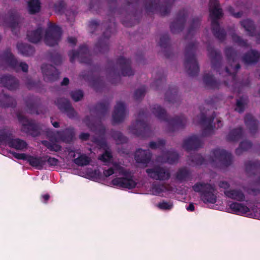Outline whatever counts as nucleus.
Listing matches in <instances>:
<instances>
[{"label": "nucleus", "mask_w": 260, "mask_h": 260, "mask_svg": "<svg viewBox=\"0 0 260 260\" xmlns=\"http://www.w3.org/2000/svg\"><path fill=\"white\" fill-rule=\"evenodd\" d=\"M224 53L229 67L225 68V72L232 77V85L234 92L240 93L243 87H249L250 82L249 79L242 81L239 83L237 87V82L236 81V75L238 71L240 69V64L239 62V55L238 52L232 47H227L225 48Z\"/></svg>", "instance_id": "nucleus-1"}, {"label": "nucleus", "mask_w": 260, "mask_h": 260, "mask_svg": "<svg viewBox=\"0 0 260 260\" xmlns=\"http://www.w3.org/2000/svg\"><path fill=\"white\" fill-rule=\"evenodd\" d=\"M229 207L232 212L235 214H245L249 212V208L241 203L232 202L229 204Z\"/></svg>", "instance_id": "nucleus-39"}, {"label": "nucleus", "mask_w": 260, "mask_h": 260, "mask_svg": "<svg viewBox=\"0 0 260 260\" xmlns=\"http://www.w3.org/2000/svg\"><path fill=\"white\" fill-rule=\"evenodd\" d=\"M39 102L40 99L33 96H30L26 99L25 104L27 107V112L30 114H39L40 113L38 110Z\"/></svg>", "instance_id": "nucleus-31"}, {"label": "nucleus", "mask_w": 260, "mask_h": 260, "mask_svg": "<svg viewBox=\"0 0 260 260\" xmlns=\"http://www.w3.org/2000/svg\"><path fill=\"white\" fill-rule=\"evenodd\" d=\"M170 38L168 33L164 34L160 37L159 45L162 48L167 49L169 48Z\"/></svg>", "instance_id": "nucleus-55"}, {"label": "nucleus", "mask_w": 260, "mask_h": 260, "mask_svg": "<svg viewBox=\"0 0 260 260\" xmlns=\"http://www.w3.org/2000/svg\"><path fill=\"white\" fill-rule=\"evenodd\" d=\"M111 36V31L107 29L104 31L102 36L95 44L94 51L97 53H105L109 49V38Z\"/></svg>", "instance_id": "nucleus-19"}, {"label": "nucleus", "mask_w": 260, "mask_h": 260, "mask_svg": "<svg viewBox=\"0 0 260 260\" xmlns=\"http://www.w3.org/2000/svg\"><path fill=\"white\" fill-rule=\"evenodd\" d=\"M0 84L10 90H14L19 87L18 80L11 75H3L0 77Z\"/></svg>", "instance_id": "nucleus-25"}, {"label": "nucleus", "mask_w": 260, "mask_h": 260, "mask_svg": "<svg viewBox=\"0 0 260 260\" xmlns=\"http://www.w3.org/2000/svg\"><path fill=\"white\" fill-rule=\"evenodd\" d=\"M126 115V107L122 102L116 103L112 114L113 124L122 122Z\"/></svg>", "instance_id": "nucleus-23"}, {"label": "nucleus", "mask_w": 260, "mask_h": 260, "mask_svg": "<svg viewBox=\"0 0 260 260\" xmlns=\"http://www.w3.org/2000/svg\"><path fill=\"white\" fill-rule=\"evenodd\" d=\"M16 105L15 100L4 93V92L0 93V106L4 108L15 107Z\"/></svg>", "instance_id": "nucleus-37"}, {"label": "nucleus", "mask_w": 260, "mask_h": 260, "mask_svg": "<svg viewBox=\"0 0 260 260\" xmlns=\"http://www.w3.org/2000/svg\"><path fill=\"white\" fill-rule=\"evenodd\" d=\"M201 20V18L199 17L192 18L191 21L190 26L188 29L187 33L185 37V39H188L189 36H192L194 35L200 25Z\"/></svg>", "instance_id": "nucleus-44"}, {"label": "nucleus", "mask_w": 260, "mask_h": 260, "mask_svg": "<svg viewBox=\"0 0 260 260\" xmlns=\"http://www.w3.org/2000/svg\"><path fill=\"white\" fill-rule=\"evenodd\" d=\"M178 88L176 86H170L169 89L167 91L165 95V101L174 103L179 100V96L178 94Z\"/></svg>", "instance_id": "nucleus-36"}, {"label": "nucleus", "mask_w": 260, "mask_h": 260, "mask_svg": "<svg viewBox=\"0 0 260 260\" xmlns=\"http://www.w3.org/2000/svg\"><path fill=\"white\" fill-rule=\"evenodd\" d=\"M209 6L212 33L216 38L223 42L225 40L226 32L224 28H220L218 21L223 16L222 10L218 0H210Z\"/></svg>", "instance_id": "nucleus-2"}, {"label": "nucleus", "mask_w": 260, "mask_h": 260, "mask_svg": "<svg viewBox=\"0 0 260 260\" xmlns=\"http://www.w3.org/2000/svg\"><path fill=\"white\" fill-rule=\"evenodd\" d=\"M208 55L211 60V67L221 74L220 68L222 65V57L221 51L214 49L213 47L208 46L207 48Z\"/></svg>", "instance_id": "nucleus-18"}, {"label": "nucleus", "mask_w": 260, "mask_h": 260, "mask_svg": "<svg viewBox=\"0 0 260 260\" xmlns=\"http://www.w3.org/2000/svg\"><path fill=\"white\" fill-rule=\"evenodd\" d=\"M111 136L115 141L117 144H125L128 141V138L124 136L121 132L112 129L111 131Z\"/></svg>", "instance_id": "nucleus-45"}, {"label": "nucleus", "mask_w": 260, "mask_h": 260, "mask_svg": "<svg viewBox=\"0 0 260 260\" xmlns=\"http://www.w3.org/2000/svg\"><path fill=\"white\" fill-rule=\"evenodd\" d=\"M54 10L56 13L61 14L66 8V3L63 0H60L54 4Z\"/></svg>", "instance_id": "nucleus-60"}, {"label": "nucleus", "mask_w": 260, "mask_h": 260, "mask_svg": "<svg viewBox=\"0 0 260 260\" xmlns=\"http://www.w3.org/2000/svg\"><path fill=\"white\" fill-rule=\"evenodd\" d=\"M110 103L108 101H104L98 103L94 107V111L98 116L101 119L108 113Z\"/></svg>", "instance_id": "nucleus-35"}, {"label": "nucleus", "mask_w": 260, "mask_h": 260, "mask_svg": "<svg viewBox=\"0 0 260 260\" xmlns=\"http://www.w3.org/2000/svg\"><path fill=\"white\" fill-rule=\"evenodd\" d=\"M21 19L20 15L15 10H10L5 17L0 14V24L5 23L8 25L15 35H18L16 30L18 27L19 23L21 22Z\"/></svg>", "instance_id": "nucleus-13"}, {"label": "nucleus", "mask_w": 260, "mask_h": 260, "mask_svg": "<svg viewBox=\"0 0 260 260\" xmlns=\"http://www.w3.org/2000/svg\"><path fill=\"white\" fill-rule=\"evenodd\" d=\"M49 57L51 62L56 65L61 63L62 58L61 55L56 51H52L48 52Z\"/></svg>", "instance_id": "nucleus-52"}, {"label": "nucleus", "mask_w": 260, "mask_h": 260, "mask_svg": "<svg viewBox=\"0 0 260 260\" xmlns=\"http://www.w3.org/2000/svg\"><path fill=\"white\" fill-rule=\"evenodd\" d=\"M203 144L201 137L193 135L183 141L182 147L187 151L195 150L202 147Z\"/></svg>", "instance_id": "nucleus-22"}, {"label": "nucleus", "mask_w": 260, "mask_h": 260, "mask_svg": "<svg viewBox=\"0 0 260 260\" xmlns=\"http://www.w3.org/2000/svg\"><path fill=\"white\" fill-rule=\"evenodd\" d=\"M19 121L22 124V130L25 133L36 137L40 136L42 131V125L32 119H28L20 113L17 114Z\"/></svg>", "instance_id": "nucleus-10"}, {"label": "nucleus", "mask_w": 260, "mask_h": 260, "mask_svg": "<svg viewBox=\"0 0 260 260\" xmlns=\"http://www.w3.org/2000/svg\"><path fill=\"white\" fill-rule=\"evenodd\" d=\"M42 144L49 150L52 151L58 152L61 149V147L55 143H52L47 141H42Z\"/></svg>", "instance_id": "nucleus-56"}, {"label": "nucleus", "mask_w": 260, "mask_h": 260, "mask_svg": "<svg viewBox=\"0 0 260 260\" xmlns=\"http://www.w3.org/2000/svg\"><path fill=\"white\" fill-rule=\"evenodd\" d=\"M215 116V112L209 117H207L203 113H201L200 114L199 123L204 126L202 130V137H207L212 134L214 128L216 127L215 124L213 125Z\"/></svg>", "instance_id": "nucleus-15"}, {"label": "nucleus", "mask_w": 260, "mask_h": 260, "mask_svg": "<svg viewBox=\"0 0 260 260\" xmlns=\"http://www.w3.org/2000/svg\"><path fill=\"white\" fill-rule=\"evenodd\" d=\"M175 177L179 182L187 181L192 179V173L186 167L180 168L177 171Z\"/></svg>", "instance_id": "nucleus-34"}, {"label": "nucleus", "mask_w": 260, "mask_h": 260, "mask_svg": "<svg viewBox=\"0 0 260 260\" xmlns=\"http://www.w3.org/2000/svg\"><path fill=\"white\" fill-rule=\"evenodd\" d=\"M166 144V141L165 140L160 139L157 142L151 141L149 143V147L152 149H155L157 148H161L165 147Z\"/></svg>", "instance_id": "nucleus-61"}, {"label": "nucleus", "mask_w": 260, "mask_h": 260, "mask_svg": "<svg viewBox=\"0 0 260 260\" xmlns=\"http://www.w3.org/2000/svg\"><path fill=\"white\" fill-rule=\"evenodd\" d=\"M61 35V28L55 24L50 23L45 32V43L49 46L56 45L60 41Z\"/></svg>", "instance_id": "nucleus-12"}, {"label": "nucleus", "mask_w": 260, "mask_h": 260, "mask_svg": "<svg viewBox=\"0 0 260 260\" xmlns=\"http://www.w3.org/2000/svg\"><path fill=\"white\" fill-rule=\"evenodd\" d=\"M146 91V87L143 86L137 89L134 93V98L136 101L142 100L145 96Z\"/></svg>", "instance_id": "nucleus-57"}, {"label": "nucleus", "mask_w": 260, "mask_h": 260, "mask_svg": "<svg viewBox=\"0 0 260 260\" xmlns=\"http://www.w3.org/2000/svg\"><path fill=\"white\" fill-rule=\"evenodd\" d=\"M55 103L58 108L61 111L66 113L70 118H73L77 116V112L68 99L58 98L55 101Z\"/></svg>", "instance_id": "nucleus-20"}, {"label": "nucleus", "mask_w": 260, "mask_h": 260, "mask_svg": "<svg viewBox=\"0 0 260 260\" xmlns=\"http://www.w3.org/2000/svg\"><path fill=\"white\" fill-rule=\"evenodd\" d=\"M192 190L199 193L204 203L214 204L217 201L216 189L214 185L204 182H198L192 186Z\"/></svg>", "instance_id": "nucleus-7"}, {"label": "nucleus", "mask_w": 260, "mask_h": 260, "mask_svg": "<svg viewBox=\"0 0 260 260\" xmlns=\"http://www.w3.org/2000/svg\"><path fill=\"white\" fill-rule=\"evenodd\" d=\"M166 81V76L164 75H158V78L152 83L151 87L155 89H158L160 86Z\"/></svg>", "instance_id": "nucleus-59"}, {"label": "nucleus", "mask_w": 260, "mask_h": 260, "mask_svg": "<svg viewBox=\"0 0 260 260\" xmlns=\"http://www.w3.org/2000/svg\"><path fill=\"white\" fill-rule=\"evenodd\" d=\"M178 159L179 155L177 152L174 151H167L156 157L157 161L163 164L168 163L170 165L177 162Z\"/></svg>", "instance_id": "nucleus-24"}, {"label": "nucleus", "mask_w": 260, "mask_h": 260, "mask_svg": "<svg viewBox=\"0 0 260 260\" xmlns=\"http://www.w3.org/2000/svg\"><path fill=\"white\" fill-rule=\"evenodd\" d=\"M224 193L229 198L241 202L245 200V195L240 189L226 190L224 191Z\"/></svg>", "instance_id": "nucleus-40"}, {"label": "nucleus", "mask_w": 260, "mask_h": 260, "mask_svg": "<svg viewBox=\"0 0 260 260\" xmlns=\"http://www.w3.org/2000/svg\"><path fill=\"white\" fill-rule=\"evenodd\" d=\"M27 162L32 167H35L39 170L42 169L45 165L46 160L43 159V157L38 156L28 155Z\"/></svg>", "instance_id": "nucleus-38"}, {"label": "nucleus", "mask_w": 260, "mask_h": 260, "mask_svg": "<svg viewBox=\"0 0 260 260\" xmlns=\"http://www.w3.org/2000/svg\"><path fill=\"white\" fill-rule=\"evenodd\" d=\"M42 34V28L38 27L36 30L28 31L27 32V38L29 42L33 43H37L41 40Z\"/></svg>", "instance_id": "nucleus-42"}, {"label": "nucleus", "mask_w": 260, "mask_h": 260, "mask_svg": "<svg viewBox=\"0 0 260 260\" xmlns=\"http://www.w3.org/2000/svg\"><path fill=\"white\" fill-rule=\"evenodd\" d=\"M245 100L243 96L240 97L236 101V107L235 110L239 113H242L245 109Z\"/></svg>", "instance_id": "nucleus-62"}, {"label": "nucleus", "mask_w": 260, "mask_h": 260, "mask_svg": "<svg viewBox=\"0 0 260 260\" xmlns=\"http://www.w3.org/2000/svg\"><path fill=\"white\" fill-rule=\"evenodd\" d=\"M212 161H218L224 167H228L232 164V155L225 150L216 148L212 150Z\"/></svg>", "instance_id": "nucleus-16"}, {"label": "nucleus", "mask_w": 260, "mask_h": 260, "mask_svg": "<svg viewBox=\"0 0 260 260\" xmlns=\"http://www.w3.org/2000/svg\"><path fill=\"white\" fill-rule=\"evenodd\" d=\"M197 46L196 42H190L187 45L185 49L184 65L187 73L190 77L198 76L200 71L196 56Z\"/></svg>", "instance_id": "nucleus-4"}, {"label": "nucleus", "mask_w": 260, "mask_h": 260, "mask_svg": "<svg viewBox=\"0 0 260 260\" xmlns=\"http://www.w3.org/2000/svg\"><path fill=\"white\" fill-rule=\"evenodd\" d=\"M146 172L151 178L156 180L166 181L169 180L171 177L169 170L166 167L160 166L147 169Z\"/></svg>", "instance_id": "nucleus-14"}, {"label": "nucleus", "mask_w": 260, "mask_h": 260, "mask_svg": "<svg viewBox=\"0 0 260 260\" xmlns=\"http://www.w3.org/2000/svg\"><path fill=\"white\" fill-rule=\"evenodd\" d=\"M68 54L72 63H73L77 58L81 63L87 65H91L92 63L91 55L86 45H80L78 50H72L69 51Z\"/></svg>", "instance_id": "nucleus-11"}, {"label": "nucleus", "mask_w": 260, "mask_h": 260, "mask_svg": "<svg viewBox=\"0 0 260 260\" xmlns=\"http://www.w3.org/2000/svg\"><path fill=\"white\" fill-rule=\"evenodd\" d=\"M41 70L44 80L46 82L55 81L59 78V71L51 64H43L41 66Z\"/></svg>", "instance_id": "nucleus-21"}, {"label": "nucleus", "mask_w": 260, "mask_h": 260, "mask_svg": "<svg viewBox=\"0 0 260 260\" xmlns=\"http://www.w3.org/2000/svg\"><path fill=\"white\" fill-rule=\"evenodd\" d=\"M17 47L19 52L24 56H30L35 51L33 46L25 43H18Z\"/></svg>", "instance_id": "nucleus-41"}, {"label": "nucleus", "mask_w": 260, "mask_h": 260, "mask_svg": "<svg viewBox=\"0 0 260 260\" xmlns=\"http://www.w3.org/2000/svg\"><path fill=\"white\" fill-rule=\"evenodd\" d=\"M245 171L249 176L260 175V161L249 160L245 163Z\"/></svg>", "instance_id": "nucleus-29"}, {"label": "nucleus", "mask_w": 260, "mask_h": 260, "mask_svg": "<svg viewBox=\"0 0 260 260\" xmlns=\"http://www.w3.org/2000/svg\"><path fill=\"white\" fill-rule=\"evenodd\" d=\"M151 111L159 120L168 123V131L170 132L183 128L187 123V119L183 115L170 118L165 109L159 105H153Z\"/></svg>", "instance_id": "nucleus-3"}, {"label": "nucleus", "mask_w": 260, "mask_h": 260, "mask_svg": "<svg viewBox=\"0 0 260 260\" xmlns=\"http://www.w3.org/2000/svg\"><path fill=\"white\" fill-rule=\"evenodd\" d=\"M75 130L74 128L69 127L63 130L57 132V137L63 142L71 143L75 137Z\"/></svg>", "instance_id": "nucleus-28"}, {"label": "nucleus", "mask_w": 260, "mask_h": 260, "mask_svg": "<svg viewBox=\"0 0 260 260\" xmlns=\"http://www.w3.org/2000/svg\"><path fill=\"white\" fill-rule=\"evenodd\" d=\"M167 190V187L165 185L159 183H153L151 187L152 193L155 196H159L160 193Z\"/></svg>", "instance_id": "nucleus-53"}, {"label": "nucleus", "mask_w": 260, "mask_h": 260, "mask_svg": "<svg viewBox=\"0 0 260 260\" xmlns=\"http://www.w3.org/2000/svg\"><path fill=\"white\" fill-rule=\"evenodd\" d=\"M70 95L72 99L75 102H79L81 101L84 96V93L81 90H76L72 91L70 92Z\"/></svg>", "instance_id": "nucleus-58"}, {"label": "nucleus", "mask_w": 260, "mask_h": 260, "mask_svg": "<svg viewBox=\"0 0 260 260\" xmlns=\"http://www.w3.org/2000/svg\"><path fill=\"white\" fill-rule=\"evenodd\" d=\"M81 76L85 80L90 82V86L96 91H99L103 86V82L100 78L89 77L85 73H82Z\"/></svg>", "instance_id": "nucleus-33"}, {"label": "nucleus", "mask_w": 260, "mask_h": 260, "mask_svg": "<svg viewBox=\"0 0 260 260\" xmlns=\"http://www.w3.org/2000/svg\"><path fill=\"white\" fill-rule=\"evenodd\" d=\"M243 135V129L241 126L231 130L226 137L229 141L235 142L242 138Z\"/></svg>", "instance_id": "nucleus-43"}, {"label": "nucleus", "mask_w": 260, "mask_h": 260, "mask_svg": "<svg viewBox=\"0 0 260 260\" xmlns=\"http://www.w3.org/2000/svg\"><path fill=\"white\" fill-rule=\"evenodd\" d=\"M41 3L40 0H29L28 2V11L30 14L33 15L40 12Z\"/></svg>", "instance_id": "nucleus-48"}, {"label": "nucleus", "mask_w": 260, "mask_h": 260, "mask_svg": "<svg viewBox=\"0 0 260 260\" xmlns=\"http://www.w3.org/2000/svg\"><path fill=\"white\" fill-rule=\"evenodd\" d=\"M260 59V52L258 51L251 49L242 56V60L246 64H254L256 63Z\"/></svg>", "instance_id": "nucleus-26"}, {"label": "nucleus", "mask_w": 260, "mask_h": 260, "mask_svg": "<svg viewBox=\"0 0 260 260\" xmlns=\"http://www.w3.org/2000/svg\"><path fill=\"white\" fill-rule=\"evenodd\" d=\"M187 16V11L185 9L181 10L178 12L175 20L170 26L172 33L177 34L183 30Z\"/></svg>", "instance_id": "nucleus-17"}, {"label": "nucleus", "mask_w": 260, "mask_h": 260, "mask_svg": "<svg viewBox=\"0 0 260 260\" xmlns=\"http://www.w3.org/2000/svg\"><path fill=\"white\" fill-rule=\"evenodd\" d=\"M91 160L90 158L86 154H81L74 159V162L78 166L83 167L88 165Z\"/></svg>", "instance_id": "nucleus-49"}, {"label": "nucleus", "mask_w": 260, "mask_h": 260, "mask_svg": "<svg viewBox=\"0 0 260 260\" xmlns=\"http://www.w3.org/2000/svg\"><path fill=\"white\" fill-rule=\"evenodd\" d=\"M151 155L149 150L138 149L135 152V159L138 163L147 164L151 159Z\"/></svg>", "instance_id": "nucleus-27"}, {"label": "nucleus", "mask_w": 260, "mask_h": 260, "mask_svg": "<svg viewBox=\"0 0 260 260\" xmlns=\"http://www.w3.org/2000/svg\"><path fill=\"white\" fill-rule=\"evenodd\" d=\"M233 41L236 43L238 46L243 47H248L247 41L246 40L243 39L241 37L238 36L235 33H233L231 35Z\"/></svg>", "instance_id": "nucleus-54"}, {"label": "nucleus", "mask_w": 260, "mask_h": 260, "mask_svg": "<svg viewBox=\"0 0 260 260\" xmlns=\"http://www.w3.org/2000/svg\"><path fill=\"white\" fill-rule=\"evenodd\" d=\"M114 167L115 170L119 171V174L123 176L122 177H116L112 180L111 183L114 186L129 189L136 187L137 183L133 179V176L128 171L116 164L114 165Z\"/></svg>", "instance_id": "nucleus-8"}, {"label": "nucleus", "mask_w": 260, "mask_h": 260, "mask_svg": "<svg viewBox=\"0 0 260 260\" xmlns=\"http://www.w3.org/2000/svg\"><path fill=\"white\" fill-rule=\"evenodd\" d=\"M12 133L6 128H0V143L2 144L7 143L9 145L12 139Z\"/></svg>", "instance_id": "nucleus-47"}, {"label": "nucleus", "mask_w": 260, "mask_h": 260, "mask_svg": "<svg viewBox=\"0 0 260 260\" xmlns=\"http://www.w3.org/2000/svg\"><path fill=\"white\" fill-rule=\"evenodd\" d=\"M112 158V155L111 152L106 150L102 155L99 156V159L104 162H108Z\"/></svg>", "instance_id": "nucleus-64"}, {"label": "nucleus", "mask_w": 260, "mask_h": 260, "mask_svg": "<svg viewBox=\"0 0 260 260\" xmlns=\"http://www.w3.org/2000/svg\"><path fill=\"white\" fill-rule=\"evenodd\" d=\"M188 161H190V165L194 166L202 165L205 162V158L199 154H195L189 156Z\"/></svg>", "instance_id": "nucleus-51"}, {"label": "nucleus", "mask_w": 260, "mask_h": 260, "mask_svg": "<svg viewBox=\"0 0 260 260\" xmlns=\"http://www.w3.org/2000/svg\"><path fill=\"white\" fill-rule=\"evenodd\" d=\"M244 123L251 134H255L258 129V121L251 114H247L244 117Z\"/></svg>", "instance_id": "nucleus-30"}, {"label": "nucleus", "mask_w": 260, "mask_h": 260, "mask_svg": "<svg viewBox=\"0 0 260 260\" xmlns=\"http://www.w3.org/2000/svg\"><path fill=\"white\" fill-rule=\"evenodd\" d=\"M9 146L10 147L14 148L17 150H23L27 148V144L25 141L19 138H12Z\"/></svg>", "instance_id": "nucleus-46"}, {"label": "nucleus", "mask_w": 260, "mask_h": 260, "mask_svg": "<svg viewBox=\"0 0 260 260\" xmlns=\"http://www.w3.org/2000/svg\"><path fill=\"white\" fill-rule=\"evenodd\" d=\"M132 61L129 58H126L120 56L116 60V66H118L120 71L118 70L117 67L113 64L112 61L108 62V70L110 74H112L118 78H120V75L123 76H131L134 74V71L131 67Z\"/></svg>", "instance_id": "nucleus-6"}, {"label": "nucleus", "mask_w": 260, "mask_h": 260, "mask_svg": "<svg viewBox=\"0 0 260 260\" xmlns=\"http://www.w3.org/2000/svg\"><path fill=\"white\" fill-rule=\"evenodd\" d=\"M252 144L249 141H243L239 144V147L235 150L237 155H241L244 151H247L251 148Z\"/></svg>", "instance_id": "nucleus-50"}, {"label": "nucleus", "mask_w": 260, "mask_h": 260, "mask_svg": "<svg viewBox=\"0 0 260 260\" xmlns=\"http://www.w3.org/2000/svg\"><path fill=\"white\" fill-rule=\"evenodd\" d=\"M175 0H163L160 4V0H145L144 6L147 12L158 13L165 16L169 14Z\"/></svg>", "instance_id": "nucleus-9"}, {"label": "nucleus", "mask_w": 260, "mask_h": 260, "mask_svg": "<svg viewBox=\"0 0 260 260\" xmlns=\"http://www.w3.org/2000/svg\"><path fill=\"white\" fill-rule=\"evenodd\" d=\"M149 112L147 109H141L138 113L135 125L129 127V129L136 135L142 138L150 137L151 134L150 126L147 123Z\"/></svg>", "instance_id": "nucleus-5"}, {"label": "nucleus", "mask_w": 260, "mask_h": 260, "mask_svg": "<svg viewBox=\"0 0 260 260\" xmlns=\"http://www.w3.org/2000/svg\"><path fill=\"white\" fill-rule=\"evenodd\" d=\"M203 82L206 87L211 89H219L220 82L215 79L213 75L205 74L203 76Z\"/></svg>", "instance_id": "nucleus-32"}, {"label": "nucleus", "mask_w": 260, "mask_h": 260, "mask_svg": "<svg viewBox=\"0 0 260 260\" xmlns=\"http://www.w3.org/2000/svg\"><path fill=\"white\" fill-rule=\"evenodd\" d=\"M92 141L101 148H105L107 146V142L104 137H95Z\"/></svg>", "instance_id": "nucleus-63"}]
</instances>
